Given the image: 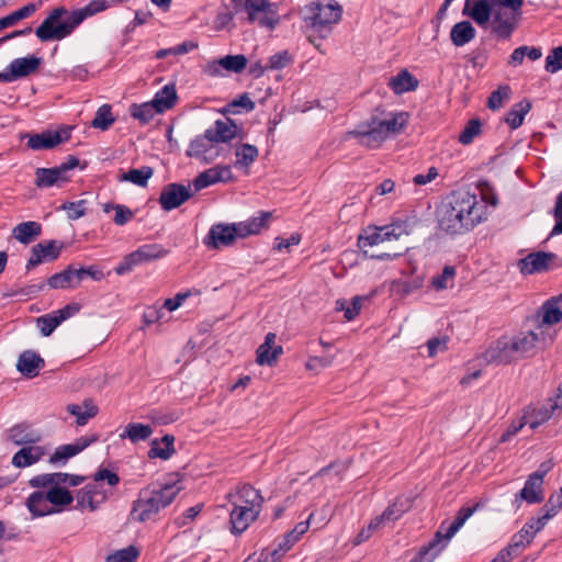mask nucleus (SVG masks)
Segmentation results:
<instances>
[{
  "label": "nucleus",
  "mask_w": 562,
  "mask_h": 562,
  "mask_svg": "<svg viewBox=\"0 0 562 562\" xmlns=\"http://www.w3.org/2000/svg\"><path fill=\"white\" fill-rule=\"evenodd\" d=\"M480 199L465 190L452 191L438 209L439 228L449 235H462L487 220L492 187L486 179L476 182Z\"/></svg>",
  "instance_id": "obj_1"
},
{
  "label": "nucleus",
  "mask_w": 562,
  "mask_h": 562,
  "mask_svg": "<svg viewBox=\"0 0 562 562\" xmlns=\"http://www.w3.org/2000/svg\"><path fill=\"white\" fill-rule=\"evenodd\" d=\"M105 0H92L86 7L68 14L65 7H57L44 19L35 30V35L42 42L61 41L69 36L85 19L108 9Z\"/></svg>",
  "instance_id": "obj_2"
},
{
  "label": "nucleus",
  "mask_w": 562,
  "mask_h": 562,
  "mask_svg": "<svg viewBox=\"0 0 562 562\" xmlns=\"http://www.w3.org/2000/svg\"><path fill=\"white\" fill-rule=\"evenodd\" d=\"M382 117L373 114L360 123L349 135L359 139V144L368 148H378L391 134L401 132L408 121L406 112H381Z\"/></svg>",
  "instance_id": "obj_3"
},
{
  "label": "nucleus",
  "mask_w": 562,
  "mask_h": 562,
  "mask_svg": "<svg viewBox=\"0 0 562 562\" xmlns=\"http://www.w3.org/2000/svg\"><path fill=\"white\" fill-rule=\"evenodd\" d=\"M488 504L490 498L487 496H482L479 499L473 501L472 504L462 506L458 510L453 521H451L447 527L446 531L442 532L445 528V522H442L439 530L435 533L434 539L427 546H423L409 562H434L464 522L474 513L487 509Z\"/></svg>",
  "instance_id": "obj_4"
},
{
  "label": "nucleus",
  "mask_w": 562,
  "mask_h": 562,
  "mask_svg": "<svg viewBox=\"0 0 562 562\" xmlns=\"http://www.w3.org/2000/svg\"><path fill=\"white\" fill-rule=\"evenodd\" d=\"M180 490L176 484H165L159 490H142L132 504L128 519L135 522L154 520L161 509L175 501Z\"/></svg>",
  "instance_id": "obj_5"
},
{
  "label": "nucleus",
  "mask_w": 562,
  "mask_h": 562,
  "mask_svg": "<svg viewBox=\"0 0 562 562\" xmlns=\"http://www.w3.org/2000/svg\"><path fill=\"white\" fill-rule=\"evenodd\" d=\"M306 26L325 38L331 31V25L340 21L342 7L336 0H315L302 10Z\"/></svg>",
  "instance_id": "obj_6"
},
{
  "label": "nucleus",
  "mask_w": 562,
  "mask_h": 562,
  "mask_svg": "<svg viewBox=\"0 0 562 562\" xmlns=\"http://www.w3.org/2000/svg\"><path fill=\"white\" fill-rule=\"evenodd\" d=\"M538 340V334L532 330L512 337L503 336L496 341L494 362L508 364L524 359L533 353Z\"/></svg>",
  "instance_id": "obj_7"
},
{
  "label": "nucleus",
  "mask_w": 562,
  "mask_h": 562,
  "mask_svg": "<svg viewBox=\"0 0 562 562\" xmlns=\"http://www.w3.org/2000/svg\"><path fill=\"white\" fill-rule=\"evenodd\" d=\"M248 21L258 26L272 31L280 23L277 4L268 0H245Z\"/></svg>",
  "instance_id": "obj_8"
},
{
  "label": "nucleus",
  "mask_w": 562,
  "mask_h": 562,
  "mask_svg": "<svg viewBox=\"0 0 562 562\" xmlns=\"http://www.w3.org/2000/svg\"><path fill=\"white\" fill-rule=\"evenodd\" d=\"M521 9H508L497 5L494 0V37L497 40H508L518 27L521 20Z\"/></svg>",
  "instance_id": "obj_9"
},
{
  "label": "nucleus",
  "mask_w": 562,
  "mask_h": 562,
  "mask_svg": "<svg viewBox=\"0 0 562 562\" xmlns=\"http://www.w3.org/2000/svg\"><path fill=\"white\" fill-rule=\"evenodd\" d=\"M217 142H214L210 132L195 136L186 150L187 157L195 158L203 164H211L220 156Z\"/></svg>",
  "instance_id": "obj_10"
},
{
  "label": "nucleus",
  "mask_w": 562,
  "mask_h": 562,
  "mask_svg": "<svg viewBox=\"0 0 562 562\" xmlns=\"http://www.w3.org/2000/svg\"><path fill=\"white\" fill-rule=\"evenodd\" d=\"M236 238H239V229L236 223H218L211 226L203 243L207 248L218 249L233 245Z\"/></svg>",
  "instance_id": "obj_11"
},
{
  "label": "nucleus",
  "mask_w": 562,
  "mask_h": 562,
  "mask_svg": "<svg viewBox=\"0 0 562 562\" xmlns=\"http://www.w3.org/2000/svg\"><path fill=\"white\" fill-rule=\"evenodd\" d=\"M70 126H63L56 131H44L38 134L29 135L27 146L33 150L52 149L57 145L67 142L71 137Z\"/></svg>",
  "instance_id": "obj_12"
},
{
  "label": "nucleus",
  "mask_w": 562,
  "mask_h": 562,
  "mask_svg": "<svg viewBox=\"0 0 562 562\" xmlns=\"http://www.w3.org/2000/svg\"><path fill=\"white\" fill-rule=\"evenodd\" d=\"M193 192L190 186L172 182L166 184L159 195V204L164 211H171L187 202Z\"/></svg>",
  "instance_id": "obj_13"
},
{
  "label": "nucleus",
  "mask_w": 562,
  "mask_h": 562,
  "mask_svg": "<svg viewBox=\"0 0 562 562\" xmlns=\"http://www.w3.org/2000/svg\"><path fill=\"white\" fill-rule=\"evenodd\" d=\"M557 258L558 256L553 252L533 251L519 259L517 267L524 276L547 272L551 269V265Z\"/></svg>",
  "instance_id": "obj_14"
},
{
  "label": "nucleus",
  "mask_w": 562,
  "mask_h": 562,
  "mask_svg": "<svg viewBox=\"0 0 562 562\" xmlns=\"http://www.w3.org/2000/svg\"><path fill=\"white\" fill-rule=\"evenodd\" d=\"M5 436L7 441L18 447L40 443L43 440L42 431L29 422L13 425L7 429Z\"/></svg>",
  "instance_id": "obj_15"
},
{
  "label": "nucleus",
  "mask_w": 562,
  "mask_h": 562,
  "mask_svg": "<svg viewBox=\"0 0 562 562\" xmlns=\"http://www.w3.org/2000/svg\"><path fill=\"white\" fill-rule=\"evenodd\" d=\"M64 247L65 244L63 241L55 239L34 245L31 249V257L26 263V270L30 271L45 261L49 262L56 260L60 256Z\"/></svg>",
  "instance_id": "obj_16"
},
{
  "label": "nucleus",
  "mask_w": 562,
  "mask_h": 562,
  "mask_svg": "<svg viewBox=\"0 0 562 562\" xmlns=\"http://www.w3.org/2000/svg\"><path fill=\"white\" fill-rule=\"evenodd\" d=\"M41 61L42 59L36 56L13 59L8 66V71L0 72V82H12L35 72Z\"/></svg>",
  "instance_id": "obj_17"
},
{
  "label": "nucleus",
  "mask_w": 562,
  "mask_h": 562,
  "mask_svg": "<svg viewBox=\"0 0 562 562\" xmlns=\"http://www.w3.org/2000/svg\"><path fill=\"white\" fill-rule=\"evenodd\" d=\"M228 501L233 506L251 509L259 515L263 504L260 492L249 484H244L234 494L229 493Z\"/></svg>",
  "instance_id": "obj_18"
},
{
  "label": "nucleus",
  "mask_w": 562,
  "mask_h": 562,
  "mask_svg": "<svg viewBox=\"0 0 562 562\" xmlns=\"http://www.w3.org/2000/svg\"><path fill=\"white\" fill-rule=\"evenodd\" d=\"M48 453L46 446L38 443L22 446L12 457L11 464L18 469L29 468L40 462Z\"/></svg>",
  "instance_id": "obj_19"
},
{
  "label": "nucleus",
  "mask_w": 562,
  "mask_h": 562,
  "mask_svg": "<svg viewBox=\"0 0 562 562\" xmlns=\"http://www.w3.org/2000/svg\"><path fill=\"white\" fill-rule=\"evenodd\" d=\"M98 435H91L89 437H80L74 443L63 445L55 449L54 453L49 457L48 462L57 464L60 461H66L71 457L83 451L91 443L98 441Z\"/></svg>",
  "instance_id": "obj_20"
},
{
  "label": "nucleus",
  "mask_w": 562,
  "mask_h": 562,
  "mask_svg": "<svg viewBox=\"0 0 562 562\" xmlns=\"http://www.w3.org/2000/svg\"><path fill=\"white\" fill-rule=\"evenodd\" d=\"M247 66V58L245 55H227L218 60L209 63L206 66V72L211 76H217L221 74V69H225L231 72L239 74Z\"/></svg>",
  "instance_id": "obj_21"
},
{
  "label": "nucleus",
  "mask_w": 562,
  "mask_h": 562,
  "mask_svg": "<svg viewBox=\"0 0 562 562\" xmlns=\"http://www.w3.org/2000/svg\"><path fill=\"white\" fill-rule=\"evenodd\" d=\"M277 335L274 333H268L265 337V341L258 347L257 362L260 366H273L279 356L283 353L282 346L276 345Z\"/></svg>",
  "instance_id": "obj_22"
},
{
  "label": "nucleus",
  "mask_w": 562,
  "mask_h": 562,
  "mask_svg": "<svg viewBox=\"0 0 562 562\" xmlns=\"http://www.w3.org/2000/svg\"><path fill=\"white\" fill-rule=\"evenodd\" d=\"M25 506L33 518L55 515L49 501L46 499V491L38 490L32 492L25 499Z\"/></svg>",
  "instance_id": "obj_23"
},
{
  "label": "nucleus",
  "mask_w": 562,
  "mask_h": 562,
  "mask_svg": "<svg viewBox=\"0 0 562 562\" xmlns=\"http://www.w3.org/2000/svg\"><path fill=\"white\" fill-rule=\"evenodd\" d=\"M258 517L259 514L251 509L233 506V509L229 514L232 533L235 536L241 535Z\"/></svg>",
  "instance_id": "obj_24"
},
{
  "label": "nucleus",
  "mask_w": 562,
  "mask_h": 562,
  "mask_svg": "<svg viewBox=\"0 0 562 562\" xmlns=\"http://www.w3.org/2000/svg\"><path fill=\"white\" fill-rule=\"evenodd\" d=\"M44 359L33 350L23 351L16 363V369L27 378H35L38 370L44 368Z\"/></svg>",
  "instance_id": "obj_25"
},
{
  "label": "nucleus",
  "mask_w": 562,
  "mask_h": 562,
  "mask_svg": "<svg viewBox=\"0 0 562 562\" xmlns=\"http://www.w3.org/2000/svg\"><path fill=\"white\" fill-rule=\"evenodd\" d=\"M237 125L232 119L226 117L225 120H216L206 132H210L214 142L228 143L236 137Z\"/></svg>",
  "instance_id": "obj_26"
},
{
  "label": "nucleus",
  "mask_w": 562,
  "mask_h": 562,
  "mask_svg": "<svg viewBox=\"0 0 562 562\" xmlns=\"http://www.w3.org/2000/svg\"><path fill=\"white\" fill-rule=\"evenodd\" d=\"M463 14L471 16L477 24L483 25L488 22L492 14L491 0H465Z\"/></svg>",
  "instance_id": "obj_27"
},
{
  "label": "nucleus",
  "mask_w": 562,
  "mask_h": 562,
  "mask_svg": "<svg viewBox=\"0 0 562 562\" xmlns=\"http://www.w3.org/2000/svg\"><path fill=\"white\" fill-rule=\"evenodd\" d=\"M542 484L540 476L529 475L524 487L520 490L519 494L516 495V501L520 498L528 504H540L544 498Z\"/></svg>",
  "instance_id": "obj_28"
},
{
  "label": "nucleus",
  "mask_w": 562,
  "mask_h": 562,
  "mask_svg": "<svg viewBox=\"0 0 562 562\" xmlns=\"http://www.w3.org/2000/svg\"><path fill=\"white\" fill-rule=\"evenodd\" d=\"M68 473L54 472L37 474L29 480V485L33 488L59 487L67 488Z\"/></svg>",
  "instance_id": "obj_29"
},
{
  "label": "nucleus",
  "mask_w": 562,
  "mask_h": 562,
  "mask_svg": "<svg viewBox=\"0 0 562 562\" xmlns=\"http://www.w3.org/2000/svg\"><path fill=\"white\" fill-rule=\"evenodd\" d=\"M539 521L536 517L530 518L524 527L513 536L510 543L516 547L520 552L531 543L537 532L542 528L539 527Z\"/></svg>",
  "instance_id": "obj_30"
},
{
  "label": "nucleus",
  "mask_w": 562,
  "mask_h": 562,
  "mask_svg": "<svg viewBox=\"0 0 562 562\" xmlns=\"http://www.w3.org/2000/svg\"><path fill=\"white\" fill-rule=\"evenodd\" d=\"M271 212H260L258 216H254L244 222H238L239 238H246L250 235H257L262 228L268 226V221L271 217Z\"/></svg>",
  "instance_id": "obj_31"
},
{
  "label": "nucleus",
  "mask_w": 562,
  "mask_h": 562,
  "mask_svg": "<svg viewBox=\"0 0 562 562\" xmlns=\"http://www.w3.org/2000/svg\"><path fill=\"white\" fill-rule=\"evenodd\" d=\"M46 499L49 501L53 510L59 514L67 509L74 502V495L68 488L46 487Z\"/></svg>",
  "instance_id": "obj_32"
},
{
  "label": "nucleus",
  "mask_w": 562,
  "mask_h": 562,
  "mask_svg": "<svg viewBox=\"0 0 562 562\" xmlns=\"http://www.w3.org/2000/svg\"><path fill=\"white\" fill-rule=\"evenodd\" d=\"M42 233V225L35 221H27L18 224L12 229V236L23 245L31 244Z\"/></svg>",
  "instance_id": "obj_33"
},
{
  "label": "nucleus",
  "mask_w": 562,
  "mask_h": 562,
  "mask_svg": "<svg viewBox=\"0 0 562 562\" xmlns=\"http://www.w3.org/2000/svg\"><path fill=\"white\" fill-rule=\"evenodd\" d=\"M175 436L165 435L161 440L154 439L150 442V449L148 451V457L150 459L159 458L161 460H169L175 453Z\"/></svg>",
  "instance_id": "obj_34"
},
{
  "label": "nucleus",
  "mask_w": 562,
  "mask_h": 562,
  "mask_svg": "<svg viewBox=\"0 0 562 562\" xmlns=\"http://www.w3.org/2000/svg\"><path fill=\"white\" fill-rule=\"evenodd\" d=\"M389 87L396 94L414 91L418 87V80L407 70H401L396 76L391 77Z\"/></svg>",
  "instance_id": "obj_35"
},
{
  "label": "nucleus",
  "mask_w": 562,
  "mask_h": 562,
  "mask_svg": "<svg viewBox=\"0 0 562 562\" xmlns=\"http://www.w3.org/2000/svg\"><path fill=\"white\" fill-rule=\"evenodd\" d=\"M475 37V29L469 21L456 23L450 31V40L457 47L463 46Z\"/></svg>",
  "instance_id": "obj_36"
},
{
  "label": "nucleus",
  "mask_w": 562,
  "mask_h": 562,
  "mask_svg": "<svg viewBox=\"0 0 562 562\" xmlns=\"http://www.w3.org/2000/svg\"><path fill=\"white\" fill-rule=\"evenodd\" d=\"M177 91L173 85H166L159 91L156 92L151 100L155 104L158 113H164L175 106L177 102Z\"/></svg>",
  "instance_id": "obj_37"
},
{
  "label": "nucleus",
  "mask_w": 562,
  "mask_h": 562,
  "mask_svg": "<svg viewBox=\"0 0 562 562\" xmlns=\"http://www.w3.org/2000/svg\"><path fill=\"white\" fill-rule=\"evenodd\" d=\"M531 102L527 99L516 103L506 114L504 121L512 130L521 126L525 115L531 110Z\"/></svg>",
  "instance_id": "obj_38"
},
{
  "label": "nucleus",
  "mask_w": 562,
  "mask_h": 562,
  "mask_svg": "<svg viewBox=\"0 0 562 562\" xmlns=\"http://www.w3.org/2000/svg\"><path fill=\"white\" fill-rule=\"evenodd\" d=\"M154 175V168L150 166H143L139 169H130L126 172H123L120 177V181L131 182L138 187L145 188L147 187L148 180Z\"/></svg>",
  "instance_id": "obj_39"
},
{
  "label": "nucleus",
  "mask_w": 562,
  "mask_h": 562,
  "mask_svg": "<svg viewBox=\"0 0 562 562\" xmlns=\"http://www.w3.org/2000/svg\"><path fill=\"white\" fill-rule=\"evenodd\" d=\"M153 435L150 425L140 423H130L125 430L120 435L121 439L128 438L133 443L145 441Z\"/></svg>",
  "instance_id": "obj_40"
},
{
  "label": "nucleus",
  "mask_w": 562,
  "mask_h": 562,
  "mask_svg": "<svg viewBox=\"0 0 562 562\" xmlns=\"http://www.w3.org/2000/svg\"><path fill=\"white\" fill-rule=\"evenodd\" d=\"M562 508V487L559 490L558 493L552 494L549 499L547 501L546 505L541 508V512L543 514L541 516L536 517L537 520L540 522L539 527L543 528L549 519L554 517L558 512Z\"/></svg>",
  "instance_id": "obj_41"
},
{
  "label": "nucleus",
  "mask_w": 562,
  "mask_h": 562,
  "mask_svg": "<svg viewBox=\"0 0 562 562\" xmlns=\"http://www.w3.org/2000/svg\"><path fill=\"white\" fill-rule=\"evenodd\" d=\"M61 179L58 176L56 169L53 168H37L35 170V180L34 184L40 188H49L53 186H61Z\"/></svg>",
  "instance_id": "obj_42"
},
{
  "label": "nucleus",
  "mask_w": 562,
  "mask_h": 562,
  "mask_svg": "<svg viewBox=\"0 0 562 562\" xmlns=\"http://www.w3.org/2000/svg\"><path fill=\"white\" fill-rule=\"evenodd\" d=\"M457 269L454 266H446L440 274L432 277L431 286L436 291L452 289L454 286V279Z\"/></svg>",
  "instance_id": "obj_43"
},
{
  "label": "nucleus",
  "mask_w": 562,
  "mask_h": 562,
  "mask_svg": "<svg viewBox=\"0 0 562 562\" xmlns=\"http://www.w3.org/2000/svg\"><path fill=\"white\" fill-rule=\"evenodd\" d=\"M86 411L77 404H69L67 412L77 417L76 423L78 426H83L88 420L98 414V407L91 401H85Z\"/></svg>",
  "instance_id": "obj_44"
},
{
  "label": "nucleus",
  "mask_w": 562,
  "mask_h": 562,
  "mask_svg": "<svg viewBox=\"0 0 562 562\" xmlns=\"http://www.w3.org/2000/svg\"><path fill=\"white\" fill-rule=\"evenodd\" d=\"M158 111L153 101L145 102L142 104H132L130 108V114L133 119L138 120L142 124L149 123Z\"/></svg>",
  "instance_id": "obj_45"
},
{
  "label": "nucleus",
  "mask_w": 562,
  "mask_h": 562,
  "mask_svg": "<svg viewBox=\"0 0 562 562\" xmlns=\"http://www.w3.org/2000/svg\"><path fill=\"white\" fill-rule=\"evenodd\" d=\"M134 252L139 263H143L162 258L164 256L167 255L168 251L159 244H147L140 246Z\"/></svg>",
  "instance_id": "obj_46"
},
{
  "label": "nucleus",
  "mask_w": 562,
  "mask_h": 562,
  "mask_svg": "<svg viewBox=\"0 0 562 562\" xmlns=\"http://www.w3.org/2000/svg\"><path fill=\"white\" fill-rule=\"evenodd\" d=\"M114 122L115 117L112 113V106L110 104H102L97 110L94 119L91 121V126L101 131H108Z\"/></svg>",
  "instance_id": "obj_47"
},
{
  "label": "nucleus",
  "mask_w": 562,
  "mask_h": 562,
  "mask_svg": "<svg viewBox=\"0 0 562 562\" xmlns=\"http://www.w3.org/2000/svg\"><path fill=\"white\" fill-rule=\"evenodd\" d=\"M37 10L35 3H27L19 10L10 13L9 15L0 19V31L14 25L20 20L26 19Z\"/></svg>",
  "instance_id": "obj_48"
},
{
  "label": "nucleus",
  "mask_w": 562,
  "mask_h": 562,
  "mask_svg": "<svg viewBox=\"0 0 562 562\" xmlns=\"http://www.w3.org/2000/svg\"><path fill=\"white\" fill-rule=\"evenodd\" d=\"M74 266L69 265L66 269L57 272L48 278L47 285L50 289H67L71 286V281L75 279Z\"/></svg>",
  "instance_id": "obj_49"
},
{
  "label": "nucleus",
  "mask_w": 562,
  "mask_h": 562,
  "mask_svg": "<svg viewBox=\"0 0 562 562\" xmlns=\"http://www.w3.org/2000/svg\"><path fill=\"white\" fill-rule=\"evenodd\" d=\"M558 300H549L547 301L542 307V318L541 324L543 325H554L561 322L562 319V310L557 305Z\"/></svg>",
  "instance_id": "obj_50"
},
{
  "label": "nucleus",
  "mask_w": 562,
  "mask_h": 562,
  "mask_svg": "<svg viewBox=\"0 0 562 562\" xmlns=\"http://www.w3.org/2000/svg\"><path fill=\"white\" fill-rule=\"evenodd\" d=\"M482 133V122L479 119L470 120L459 134L458 140L462 145H470Z\"/></svg>",
  "instance_id": "obj_51"
},
{
  "label": "nucleus",
  "mask_w": 562,
  "mask_h": 562,
  "mask_svg": "<svg viewBox=\"0 0 562 562\" xmlns=\"http://www.w3.org/2000/svg\"><path fill=\"white\" fill-rule=\"evenodd\" d=\"M409 508L406 498H397L393 504L389 505L381 515V519L386 521H395L400 519Z\"/></svg>",
  "instance_id": "obj_52"
},
{
  "label": "nucleus",
  "mask_w": 562,
  "mask_h": 562,
  "mask_svg": "<svg viewBox=\"0 0 562 562\" xmlns=\"http://www.w3.org/2000/svg\"><path fill=\"white\" fill-rule=\"evenodd\" d=\"M94 495L95 488L93 486L87 485L79 490L76 495V508L83 509L89 507L90 510H95L98 508V504L94 502Z\"/></svg>",
  "instance_id": "obj_53"
},
{
  "label": "nucleus",
  "mask_w": 562,
  "mask_h": 562,
  "mask_svg": "<svg viewBox=\"0 0 562 562\" xmlns=\"http://www.w3.org/2000/svg\"><path fill=\"white\" fill-rule=\"evenodd\" d=\"M36 324L41 330V334L45 337H48L61 324V322L54 311L49 314H45V315L37 317Z\"/></svg>",
  "instance_id": "obj_54"
},
{
  "label": "nucleus",
  "mask_w": 562,
  "mask_h": 562,
  "mask_svg": "<svg viewBox=\"0 0 562 562\" xmlns=\"http://www.w3.org/2000/svg\"><path fill=\"white\" fill-rule=\"evenodd\" d=\"M236 165L250 166L258 157V148L255 145L241 144L236 150Z\"/></svg>",
  "instance_id": "obj_55"
},
{
  "label": "nucleus",
  "mask_w": 562,
  "mask_h": 562,
  "mask_svg": "<svg viewBox=\"0 0 562 562\" xmlns=\"http://www.w3.org/2000/svg\"><path fill=\"white\" fill-rule=\"evenodd\" d=\"M557 409L558 408L552 407V402L548 398V406L536 411L531 417L527 416V425H529L531 429H536L538 426L549 420L552 417L553 412Z\"/></svg>",
  "instance_id": "obj_56"
},
{
  "label": "nucleus",
  "mask_w": 562,
  "mask_h": 562,
  "mask_svg": "<svg viewBox=\"0 0 562 562\" xmlns=\"http://www.w3.org/2000/svg\"><path fill=\"white\" fill-rule=\"evenodd\" d=\"M293 57L288 50H280L270 56L266 65L268 70H281L291 65Z\"/></svg>",
  "instance_id": "obj_57"
},
{
  "label": "nucleus",
  "mask_w": 562,
  "mask_h": 562,
  "mask_svg": "<svg viewBox=\"0 0 562 562\" xmlns=\"http://www.w3.org/2000/svg\"><path fill=\"white\" fill-rule=\"evenodd\" d=\"M336 308L342 310L345 312V317L348 321L355 319V317L360 313L361 310V297L355 296L352 297L350 304L347 305L345 300H338L336 302Z\"/></svg>",
  "instance_id": "obj_58"
},
{
  "label": "nucleus",
  "mask_w": 562,
  "mask_h": 562,
  "mask_svg": "<svg viewBox=\"0 0 562 562\" xmlns=\"http://www.w3.org/2000/svg\"><path fill=\"white\" fill-rule=\"evenodd\" d=\"M546 71L555 74L562 69V46H557L550 50L546 57Z\"/></svg>",
  "instance_id": "obj_59"
},
{
  "label": "nucleus",
  "mask_w": 562,
  "mask_h": 562,
  "mask_svg": "<svg viewBox=\"0 0 562 562\" xmlns=\"http://www.w3.org/2000/svg\"><path fill=\"white\" fill-rule=\"evenodd\" d=\"M138 557V550L130 546L108 555L106 562H135Z\"/></svg>",
  "instance_id": "obj_60"
},
{
  "label": "nucleus",
  "mask_w": 562,
  "mask_h": 562,
  "mask_svg": "<svg viewBox=\"0 0 562 562\" xmlns=\"http://www.w3.org/2000/svg\"><path fill=\"white\" fill-rule=\"evenodd\" d=\"M86 200H79L76 202H65L60 209L67 211L69 220L75 221L86 215Z\"/></svg>",
  "instance_id": "obj_61"
},
{
  "label": "nucleus",
  "mask_w": 562,
  "mask_h": 562,
  "mask_svg": "<svg viewBox=\"0 0 562 562\" xmlns=\"http://www.w3.org/2000/svg\"><path fill=\"white\" fill-rule=\"evenodd\" d=\"M416 224L417 218L415 216H407L405 220L391 223V227L392 231L396 233V239H398L403 235H408Z\"/></svg>",
  "instance_id": "obj_62"
},
{
  "label": "nucleus",
  "mask_w": 562,
  "mask_h": 562,
  "mask_svg": "<svg viewBox=\"0 0 562 562\" xmlns=\"http://www.w3.org/2000/svg\"><path fill=\"white\" fill-rule=\"evenodd\" d=\"M213 172V168H210L193 179L192 183L195 192L201 191L212 184L218 183L215 173Z\"/></svg>",
  "instance_id": "obj_63"
},
{
  "label": "nucleus",
  "mask_w": 562,
  "mask_h": 562,
  "mask_svg": "<svg viewBox=\"0 0 562 562\" xmlns=\"http://www.w3.org/2000/svg\"><path fill=\"white\" fill-rule=\"evenodd\" d=\"M74 273L78 283L86 277H90L95 281H100L104 278L103 272L95 266L81 267L79 269L74 268Z\"/></svg>",
  "instance_id": "obj_64"
}]
</instances>
